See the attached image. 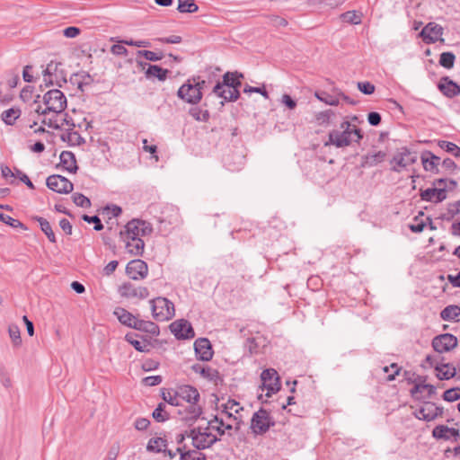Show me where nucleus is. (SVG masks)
<instances>
[{"instance_id":"obj_55","label":"nucleus","mask_w":460,"mask_h":460,"mask_svg":"<svg viewBox=\"0 0 460 460\" xmlns=\"http://www.w3.org/2000/svg\"><path fill=\"white\" fill-rule=\"evenodd\" d=\"M166 210L172 212L169 217H161L158 218L159 224H174L177 221L178 213L177 210L173 207H166Z\"/></svg>"},{"instance_id":"obj_20","label":"nucleus","mask_w":460,"mask_h":460,"mask_svg":"<svg viewBox=\"0 0 460 460\" xmlns=\"http://www.w3.org/2000/svg\"><path fill=\"white\" fill-rule=\"evenodd\" d=\"M176 394L179 396L180 401L183 400L189 403H197L200 397L199 391L188 385L176 387Z\"/></svg>"},{"instance_id":"obj_31","label":"nucleus","mask_w":460,"mask_h":460,"mask_svg":"<svg viewBox=\"0 0 460 460\" xmlns=\"http://www.w3.org/2000/svg\"><path fill=\"white\" fill-rule=\"evenodd\" d=\"M59 158L60 164L63 165L65 170L72 173H75L77 171L78 167L74 153L70 151H63L60 154Z\"/></svg>"},{"instance_id":"obj_56","label":"nucleus","mask_w":460,"mask_h":460,"mask_svg":"<svg viewBox=\"0 0 460 460\" xmlns=\"http://www.w3.org/2000/svg\"><path fill=\"white\" fill-rule=\"evenodd\" d=\"M72 198L74 203L78 207L89 208L91 206L90 199L82 193H75Z\"/></svg>"},{"instance_id":"obj_42","label":"nucleus","mask_w":460,"mask_h":460,"mask_svg":"<svg viewBox=\"0 0 460 460\" xmlns=\"http://www.w3.org/2000/svg\"><path fill=\"white\" fill-rule=\"evenodd\" d=\"M61 138L73 146H80L84 143V137L78 132L74 131L73 128H69L66 134L62 135Z\"/></svg>"},{"instance_id":"obj_21","label":"nucleus","mask_w":460,"mask_h":460,"mask_svg":"<svg viewBox=\"0 0 460 460\" xmlns=\"http://www.w3.org/2000/svg\"><path fill=\"white\" fill-rule=\"evenodd\" d=\"M137 63L144 69L146 66H147L145 72L146 78H157L159 81H164L167 78V75L169 74L168 69H164L157 65H151L143 61H138Z\"/></svg>"},{"instance_id":"obj_28","label":"nucleus","mask_w":460,"mask_h":460,"mask_svg":"<svg viewBox=\"0 0 460 460\" xmlns=\"http://www.w3.org/2000/svg\"><path fill=\"white\" fill-rule=\"evenodd\" d=\"M243 78V75L237 71L226 72L223 75L222 82H219L222 85H226L229 88L238 89L242 85L241 79Z\"/></svg>"},{"instance_id":"obj_18","label":"nucleus","mask_w":460,"mask_h":460,"mask_svg":"<svg viewBox=\"0 0 460 460\" xmlns=\"http://www.w3.org/2000/svg\"><path fill=\"white\" fill-rule=\"evenodd\" d=\"M212 93L219 98L224 99L226 102H235L240 97V92L238 89L229 88L226 85H222L219 84V81L213 87Z\"/></svg>"},{"instance_id":"obj_45","label":"nucleus","mask_w":460,"mask_h":460,"mask_svg":"<svg viewBox=\"0 0 460 460\" xmlns=\"http://www.w3.org/2000/svg\"><path fill=\"white\" fill-rule=\"evenodd\" d=\"M456 56L453 52H443L440 54L438 63L441 66L447 69H451L454 66Z\"/></svg>"},{"instance_id":"obj_8","label":"nucleus","mask_w":460,"mask_h":460,"mask_svg":"<svg viewBox=\"0 0 460 460\" xmlns=\"http://www.w3.org/2000/svg\"><path fill=\"white\" fill-rule=\"evenodd\" d=\"M177 96L190 104H198L202 99L203 93L196 86L191 78H189L177 92Z\"/></svg>"},{"instance_id":"obj_34","label":"nucleus","mask_w":460,"mask_h":460,"mask_svg":"<svg viewBox=\"0 0 460 460\" xmlns=\"http://www.w3.org/2000/svg\"><path fill=\"white\" fill-rule=\"evenodd\" d=\"M138 335L137 333L128 332L125 335V341H127L134 349L139 352H148L150 350V343L146 339L143 341L137 340Z\"/></svg>"},{"instance_id":"obj_27","label":"nucleus","mask_w":460,"mask_h":460,"mask_svg":"<svg viewBox=\"0 0 460 460\" xmlns=\"http://www.w3.org/2000/svg\"><path fill=\"white\" fill-rule=\"evenodd\" d=\"M176 451L180 454V460H207V456L199 450L187 449L185 445L178 447Z\"/></svg>"},{"instance_id":"obj_40","label":"nucleus","mask_w":460,"mask_h":460,"mask_svg":"<svg viewBox=\"0 0 460 460\" xmlns=\"http://www.w3.org/2000/svg\"><path fill=\"white\" fill-rule=\"evenodd\" d=\"M34 219L39 223L41 231L47 235L49 241L51 243H56V236L49 222L41 217H35Z\"/></svg>"},{"instance_id":"obj_13","label":"nucleus","mask_w":460,"mask_h":460,"mask_svg":"<svg viewBox=\"0 0 460 460\" xmlns=\"http://www.w3.org/2000/svg\"><path fill=\"white\" fill-rule=\"evenodd\" d=\"M119 294L125 298L145 299L149 296V291L145 287L136 286L131 282H126L119 286Z\"/></svg>"},{"instance_id":"obj_39","label":"nucleus","mask_w":460,"mask_h":460,"mask_svg":"<svg viewBox=\"0 0 460 460\" xmlns=\"http://www.w3.org/2000/svg\"><path fill=\"white\" fill-rule=\"evenodd\" d=\"M167 447L166 439L163 438H153L148 441L146 450L150 452H165Z\"/></svg>"},{"instance_id":"obj_51","label":"nucleus","mask_w":460,"mask_h":460,"mask_svg":"<svg viewBox=\"0 0 460 460\" xmlns=\"http://www.w3.org/2000/svg\"><path fill=\"white\" fill-rule=\"evenodd\" d=\"M163 399L172 406L181 405L179 396L176 394V389L163 392Z\"/></svg>"},{"instance_id":"obj_61","label":"nucleus","mask_w":460,"mask_h":460,"mask_svg":"<svg viewBox=\"0 0 460 460\" xmlns=\"http://www.w3.org/2000/svg\"><path fill=\"white\" fill-rule=\"evenodd\" d=\"M426 224L422 219H419L418 217H415L413 219V223H411L409 227L413 233H420L423 231Z\"/></svg>"},{"instance_id":"obj_64","label":"nucleus","mask_w":460,"mask_h":460,"mask_svg":"<svg viewBox=\"0 0 460 460\" xmlns=\"http://www.w3.org/2000/svg\"><path fill=\"white\" fill-rule=\"evenodd\" d=\"M333 112L332 111H321L316 114L315 119L319 124L328 123Z\"/></svg>"},{"instance_id":"obj_5","label":"nucleus","mask_w":460,"mask_h":460,"mask_svg":"<svg viewBox=\"0 0 460 460\" xmlns=\"http://www.w3.org/2000/svg\"><path fill=\"white\" fill-rule=\"evenodd\" d=\"M275 425V421L270 411L261 408L253 413L251 420V429L254 435L265 434L271 427Z\"/></svg>"},{"instance_id":"obj_2","label":"nucleus","mask_w":460,"mask_h":460,"mask_svg":"<svg viewBox=\"0 0 460 460\" xmlns=\"http://www.w3.org/2000/svg\"><path fill=\"white\" fill-rule=\"evenodd\" d=\"M340 128L329 132L326 146L332 145L340 148L349 146L352 141L358 143L363 138L361 130L349 121H343Z\"/></svg>"},{"instance_id":"obj_63","label":"nucleus","mask_w":460,"mask_h":460,"mask_svg":"<svg viewBox=\"0 0 460 460\" xmlns=\"http://www.w3.org/2000/svg\"><path fill=\"white\" fill-rule=\"evenodd\" d=\"M119 449H120V447H119V443L113 444L110 447L107 456L105 457L104 460H116L119 456Z\"/></svg>"},{"instance_id":"obj_41","label":"nucleus","mask_w":460,"mask_h":460,"mask_svg":"<svg viewBox=\"0 0 460 460\" xmlns=\"http://www.w3.org/2000/svg\"><path fill=\"white\" fill-rule=\"evenodd\" d=\"M460 216V200L449 203L447 212L440 216L442 220L451 221L456 216Z\"/></svg>"},{"instance_id":"obj_1","label":"nucleus","mask_w":460,"mask_h":460,"mask_svg":"<svg viewBox=\"0 0 460 460\" xmlns=\"http://www.w3.org/2000/svg\"><path fill=\"white\" fill-rule=\"evenodd\" d=\"M214 423L224 425V420L215 416L214 419L208 422L206 428L197 427L190 429L188 437L192 440V446L197 450H204L212 447L218 438L209 432V429L216 430L220 436L225 434L220 426H215Z\"/></svg>"},{"instance_id":"obj_7","label":"nucleus","mask_w":460,"mask_h":460,"mask_svg":"<svg viewBox=\"0 0 460 460\" xmlns=\"http://www.w3.org/2000/svg\"><path fill=\"white\" fill-rule=\"evenodd\" d=\"M261 385L260 388L267 390L265 396L270 397L280 389V379L278 372L274 368H267L261 374Z\"/></svg>"},{"instance_id":"obj_14","label":"nucleus","mask_w":460,"mask_h":460,"mask_svg":"<svg viewBox=\"0 0 460 460\" xmlns=\"http://www.w3.org/2000/svg\"><path fill=\"white\" fill-rule=\"evenodd\" d=\"M417 159L418 157L415 153L411 152L407 147H402L401 152L395 155L391 161V164H395L392 170L399 172L400 169L398 167L404 168L408 165L413 164L417 162Z\"/></svg>"},{"instance_id":"obj_32","label":"nucleus","mask_w":460,"mask_h":460,"mask_svg":"<svg viewBox=\"0 0 460 460\" xmlns=\"http://www.w3.org/2000/svg\"><path fill=\"white\" fill-rule=\"evenodd\" d=\"M191 369L209 381H216L219 376V373L217 369L210 367H205L199 363L192 365Z\"/></svg>"},{"instance_id":"obj_24","label":"nucleus","mask_w":460,"mask_h":460,"mask_svg":"<svg viewBox=\"0 0 460 460\" xmlns=\"http://www.w3.org/2000/svg\"><path fill=\"white\" fill-rule=\"evenodd\" d=\"M126 243V249L133 256H140L144 252L145 243L141 238L132 237L121 239Z\"/></svg>"},{"instance_id":"obj_4","label":"nucleus","mask_w":460,"mask_h":460,"mask_svg":"<svg viewBox=\"0 0 460 460\" xmlns=\"http://www.w3.org/2000/svg\"><path fill=\"white\" fill-rule=\"evenodd\" d=\"M152 315L155 320L165 321L174 316V305L165 297L150 300Z\"/></svg>"},{"instance_id":"obj_57","label":"nucleus","mask_w":460,"mask_h":460,"mask_svg":"<svg viewBox=\"0 0 460 460\" xmlns=\"http://www.w3.org/2000/svg\"><path fill=\"white\" fill-rule=\"evenodd\" d=\"M314 96L318 100H320L321 102H323L326 104H329V105H332V106H336V105L339 104L338 99H336V98L327 94L326 93H320L316 92L314 93Z\"/></svg>"},{"instance_id":"obj_47","label":"nucleus","mask_w":460,"mask_h":460,"mask_svg":"<svg viewBox=\"0 0 460 460\" xmlns=\"http://www.w3.org/2000/svg\"><path fill=\"white\" fill-rule=\"evenodd\" d=\"M438 146L456 158L460 155V147L452 142L440 140L438 141Z\"/></svg>"},{"instance_id":"obj_37","label":"nucleus","mask_w":460,"mask_h":460,"mask_svg":"<svg viewBox=\"0 0 460 460\" xmlns=\"http://www.w3.org/2000/svg\"><path fill=\"white\" fill-rule=\"evenodd\" d=\"M440 317L444 321H460V306L456 305H450L446 306L440 312Z\"/></svg>"},{"instance_id":"obj_19","label":"nucleus","mask_w":460,"mask_h":460,"mask_svg":"<svg viewBox=\"0 0 460 460\" xmlns=\"http://www.w3.org/2000/svg\"><path fill=\"white\" fill-rule=\"evenodd\" d=\"M422 200L439 203L447 199L446 186L429 188L420 192Z\"/></svg>"},{"instance_id":"obj_35","label":"nucleus","mask_w":460,"mask_h":460,"mask_svg":"<svg viewBox=\"0 0 460 460\" xmlns=\"http://www.w3.org/2000/svg\"><path fill=\"white\" fill-rule=\"evenodd\" d=\"M423 411L426 414V421L434 420L436 418L443 415V407L437 406L432 402H425L422 405Z\"/></svg>"},{"instance_id":"obj_50","label":"nucleus","mask_w":460,"mask_h":460,"mask_svg":"<svg viewBox=\"0 0 460 460\" xmlns=\"http://www.w3.org/2000/svg\"><path fill=\"white\" fill-rule=\"evenodd\" d=\"M165 405L160 402L153 411V418L158 422H164L169 419V414L164 411Z\"/></svg>"},{"instance_id":"obj_25","label":"nucleus","mask_w":460,"mask_h":460,"mask_svg":"<svg viewBox=\"0 0 460 460\" xmlns=\"http://www.w3.org/2000/svg\"><path fill=\"white\" fill-rule=\"evenodd\" d=\"M113 314L117 317L119 322L128 328L133 329V324L137 322V317L126 310L123 307H116Z\"/></svg>"},{"instance_id":"obj_23","label":"nucleus","mask_w":460,"mask_h":460,"mask_svg":"<svg viewBox=\"0 0 460 460\" xmlns=\"http://www.w3.org/2000/svg\"><path fill=\"white\" fill-rule=\"evenodd\" d=\"M421 163L423 165L424 170L438 173V164L440 162V158L437 155H435L430 151H424L421 154Z\"/></svg>"},{"instance_id":"obj_17","label":"nucleus","mask_w":460,"mask_h":460,"mask_svg":"<svg viewBox=\"0 0 460 460\" xmlns=\"http://www.w3.org/2000/svg\"><path fill=\"white\" fill-rule=\"evenodd\" d=\"M194 349L197 358L202 361H209L213 357L211 343L207 338H199L194 342Z\"/></svg>"},{"instance_id":"obj_53","label":"nucleus","mask_w":460,"mask_h":460,"mask_svg":"<svg viewBox=\"0 0 460 460\" xmlns=\"http://www.w3.org/2000/svg\"><path fill=\"white\" fill-rule=\"evenodd\" d=\"M137 57H144L146 60L149 61H159L163 58V53H157L151 50H138L137 52Z\"/></svg>"},{"instance_id":"obj_62","label":"nucleus","mask_w":460,"mask_h":460,"mask_svg":"<svg viewBox=\"0 0 460 460\" xmlns=\"http://www.w3.org/2000/svg\"><path fill=\"white\" fill-rule=\"evenodd\" d=\"M162 381L161 376H150L143 379V384L146 386H155L160 385Z\"/></svg>"},{"instance_id":"obj_43","label":"nucleus","mask_w":460,"mask_h":460,"mask_svg":"<svg viewBox=\"0 0 460 460\" xmlns=\"http://www.w3.org/2000/svg\"><path fill=\"white\" fill-rule=\"evenodd\" d=\"M424 390L428 392L426 398H430L436 394V387L429 384H416L411 390L412 396H415L418 393H422Z\"/></svg>"},{"instance_id":"obj_29","label":"nucleus","mask_w":460,"mask_h":460,"mask_svg":"<svg viewBox=\"0 0 460 460\" xmlns=\"http://www.w3.org/2000/svg\"><path fill=\"white\" fill-rule=\"evenodd\" d=\"M386 157V153L378 151L376 153H369L361 157V167H373L382 163Z\"/></svg>"},{"instance_id":"obj_30","label":"nucleus","mask_w":460,"mask_h":460,"mask_svg":"<svg viewBox=\"0 0 460 460\" xmlns=\"http://www.w3.org/2000/svg\"><path fill=\"white\" fill-rule=\"evenodd\" d=\"M133 329L149 333L153 336H157L160 333L159 327L156 323L138 318L137 322H135V324H133Z\"/></svg>"},{"instance_id":"obj_15","label":"nucleus","mask_w":460,"mask_h":460,"mask_svg":"<svg viewBox=\"0 0 460 460\" xmlns=\"http://www.w3.org/2000/svg\"><path fill=\"white\" fill-rule=\"evenodd\" d=\"M126 272L131 279H143L147 276L148 267L142 260H132L128 263Z\"/></svg>"},{"instance_id":"obj_46","label":"nucleus","mask_w":460,"mask_h":460,"mask_svg":"<svg viewBox=\"0 0 460 460\" xmlns=\"http://www.w3.org/2000/svg\"><path fill=\"white\" fill-rule=\"evenodd\" d=\"M189 114L197 121H208L209 119V112L207 110H201L199 107H191L189 110Z\"/></svg>"},{"instance_id":"obj_26","label":"nucleus","mask_w":460,"mask_h":460,"mask_svg":"<svg viewBox=\"0 0 460 460\" xmlns=\"http://www.w3.org/2000/svg\"><path fill=\"white\" fill-rule=\"evenodd\" d=\"M436 376L439 380H449L456 375V367L450 363H440L435 366Z\"/></svg>"},{"instance_id":"obj_38","label":"nucleus","mask_w":460,"mask_h":460,"mask_svg":"<svg viewBox=\"0 0 460 460\" xmlns=\"http://www.w3.org/2000/svg\"><path fill=\"white\" fill-rule=\"evenodd\" d=\"M21 113L22 111L19 108L13 107L3 111L1 119L6 125L13 126L21 116Z\"/></svg>"},{"instance_id":"obj_49","label":"nucleus","mask_w":460,"mask_h":460,"mask_svg":"<svg viewBox=\"0 0 460 460\" xmlns=\"http://www.w3.org/2000/svg\"><path fill=\"white\" fill-rule=\"evenodd\" d=\"M343 21L351 24H359L362 22V14L357 11H349L342 13Z\"/></svg>"},{"instance_id":"obj_16","label":"nucleus","mask_w":460,"mask_h":460,"mask_svg":"<svg viewBox=\"0 0 460 460\" xmlns=\"http://www.w3.org/2000/svg\"><path fill=\"white\" fill-rule=\"evenodd\" d=\"M432 437L436 439L457 442L460 440V432L459 429L455 428H449L446 425H438L432 430Z\"/></svg>"},{"instance_id":"obj_54","label":"nucleus","mask_w":460,"mask_h":460,"mask_svg":"<svg viewBox=\"0 0 460 460\" xmlns=\"http://www.w3.org/2000/svg\"><path fill=\"white\" fill-rule=\"evenodd\" d=\"M443 399L447 402H455L460 399V388L454 387L447 389L443 394Z\"/></svg>"},{"instance_id":"obj_11","label":"nucleus","mask_w":460,"mask_h":460,"mask_svg":"<svg viewBox=\"0 0 460 460\" xmlns=\"http://www.w3.org/2000/svg\"><path fill=\"white\" fill-rule=\"evenodd\" d=\"M444 29L441 25L436 22H429L421 30L420 35L426 44H432L438 40L444 41L442 35Z\"/></svg>"},{"instance_id":"obj_59","label":"nucleus","mask_w":460,"mask_h":460,"mask_svg":"<svg viewBox=\"0 0 460 460\" xmlns=\"http://www.w3.org/2000/svg\"><path fill=\"white\" fill-rule=\"evenodd\" d=\"M358 89L364 94L370 95L375 92V85L367 81L358 82Z\"/></svg>"},{"instance_id":"obj_36","label":"nucleus","mask_w":460,"mask_h":460,"mask_svg":"<svg viewBox=\"0 0 460 460\" xmlns=\"http://www.w3.org/2000/svg\"><path fill=\"white\" fill-rule=\"evenodd\" d=\"M202 412L203 410L199 405L197 403H190V405L184 409L185 415L182 417V420L192 424L200 417Z\"/></svg>"},{"instance_id":"obj_48","label":"nucleus","mask_w":460,"mask_h":460,"mask_svg":"<svg viewBox=\"0 0 460 460\" xmlns=\"http://www.w3.org/2000/svg\"><path fill=\"white\" fill-rule=\"evenodd\" d=\"M8 333L14 347H19L22 344L21 332L16 324H10L8 327Z\"/></svg>"},{"instance_id":"obj_22","label":"nucleus","mask_w":460,"mask_h":460,"mask_svg":"<svg viewBox=\"0 0 460 460\" xmlns=\"http://www.w3.org/2000/svg\"><path fill=\"white\" fill-rule=\"evenodd\" d=\"M438 89L447 97L453 98L460 95V85L451 80L448 76L441 78Z\"/></svg>"},{"instance_id":"obj_3","label":"nucleus","mask_w":460,"mask_h":460,"mask_svg":"<svg viewBox=\"0 0 460 460\" xmlns=\"http://www.w3.org/2000/svg\"><path fill=\"white\" fill-rule=\"evenodd\" d=\"M153 232L152 225L145 220L132 219L124 226L119 233L120 239L146 236Z\"/></svg>"},{"instance_id":"obj_52","label":"nucleus","mask_w":460,"mask_h":460,"mask_svg":"<svg viewBox=\"0 0 460 460\" xmlns=\"http://www.w3.org/2000/svg\"><path fill=\"white\" fill-rule=\"evenodd\" d=\"M0 221L12 226L13 228H22L24 230L27 229V227L21 221L14 219L10 216L4 215L3 213H0Z\"/></svg>"},{"instance_id":"obj_6","label":"nucleus","mask_w":460,"mask_h":460,"mask_svg":"<svg viewBox=\"0 0 460 460\" xmlns=\"http://www.w3.org/2000/svg\"><path fill=\"white\" fill-rule=\"evenodd\" d=\"M43 102L45 106H47V111H50L56 114L62 113L66 108V98L58 89L48 91L43 95Z\"/></svg>"},{"instance_id":"obj_58","label":"nucleus","mask_w":460,"mask_h":460,"mask_svg":"<svg viewBox=\"0 0 460 460\" xmlns=\"http://www.w3.org/2000/svg\"><path fill=\"white\" fill-rule=\"evenodd\" d=\"M82 218L87 223L94 224L93 229L95 231H101L103 229V225L98 216L84 215Z\"/></svg>"},{"instance_id":"obj_33","label":"nucleus","mask_w":460,"mask_h":460,"mask_svg":"<svg viewBox=\"0 0 460 460\" xmlns=\"http://www.w3.org/2000/svg\"><path fill=\"white\" fill-rule=\"evenodd\" d=\"M70 82L71 84L77 85V88L80 91L84 92V87L90 85L93 82V79L88 73L81 71L73 74L70 77Z\"/></svg>"},{"instance_id":"obj_44","label":"nucleus","mask_w":460,"mask_h":460,"mask_svg":"<svg viewBox=\"0 0 460 460\" xmlns=\"http://www.w3.org/2000/svg\"><path fill=\"white\" fill-rule=\"evenodd\" d=\"M180 13H192L199 10V6L194 0H178V8Z\"/></svg>"},{"instance_id":"obj_60","label":"nucleus","mask_w":460,"mask_h":460,"mask_svg":"<svg viewBox=\"0 0 460 460\" xmlns=\"http://www.w3.org/2000/svg\"><path fill=\"white\" fill-rule=\"evenodd\" d=\"M1 173L3 178H4L10 184H13L16 178V172H13L11 168L7 165L1 166Z\"/></svg>"},{"instance_id":"obj_10","label":"nucleus","mask_w":460,"mask_h":460,"mask_svg":"<svg viewBox=\"0 0 460 460\" xmlns=\"http://www.w3.org/2000/svg\"><path fill=\"white\" fill-rule=\"evenodd\" d=\"M46 184L49 189L60 194L70 193L74 189L73 183L67 178L59 174L49 176Z\"/></svg>"},{"instance_id":"obj_12","label":"nucleus","mask_w":460,"mask_h":460,"mask_svg":"<svg viewBox=\"0 0 460 460\" xmlns=\"http://www.w3.org/2000/svg\"><path fill=\"white\" fill-rule=\"evenodd\" d=\"M170 331L178 340L192 339L195 332L190 324L185 319L177 320L170 324Z\"/></svg>"},{"instance_id":"obj_9","label":"nucleus","mask_w":460,"mask_h":460,"mask_svg":"<svg viewBox=\"0 0 460 460\" xmlns=\"http://www.w3.org/2000/svg\"><path fill=\"white\" fill-rule=\"evenodd\" d=\"M457 338L451 333H444L433 338L431 345L435 351L445 353L457 346Z\"/></svg>"}]
</instances>
